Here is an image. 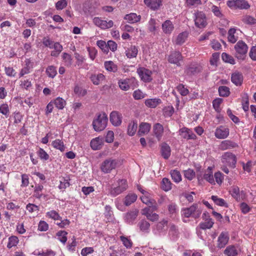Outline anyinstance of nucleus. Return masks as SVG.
<instances>
[{
    "instance_id": "obj_1",
    "label": "nucleus",
    "mask_w": 256,
    "mask_h": 256,
    "mask_svg": "<svg viewBox=\"0 0 256 256\" xmlns=\"http://www.w3.org/2000/svg\"><path fill=\"white\" fill-rule=\"evenodd\" d=\"M128 188V185L126 180H119L110 187L108 193L111 196L114 197L126 190Z\"/></svg>"
},
{
    "instance_id": "obj_2",
    "label": "nucleus",
    "mask_w": 256,
    "mask_h": 256,
    "mask_svg": "<svg viewBox=\"0 0 256 256\" xmlns=\"http://www.w3.org/2000/svg\"><path fill=\"white\" fill-rule=\"evenodd\" d=\"M108 118L106 113L103 112L98 115L92 122V126L94 130L100 132L104 130L107 124Z\"/></svg>"
},
{
    "instance_id": "obj_3",
    "label": "nucleus",
    "mask_w": 256,
    "mask_h": 256,
    "mask_svg": "<svg viewBox=\"0 0 256 256\" xmlns=\"http://www.w3.org/2000/svg\"><path fill=\"white\" fill-rule=\"evenodd\" d=\"M236 50L235 56L240 60H244L248 52V46L247 44L242 40L238 41L234 46Z\"/></svg>"
},
{
    "instance_id": "obj_4",
    "label": "nucleus",
    "mask_w": 256,
    "mask_h": 256,
    "mask_svg": "<svg viewBox=\"0 0 256 256\" xmlns=\"http://www.w3.org/2000/svg\"><path fill=\"white\" fill-rule=\"evenodd\" d=\"M117 164L118 161L116 160L109 158L102 163L100 170L105 174L109 173L116 168Z\"/></svg>"
},
{
    "instance_id": "obj_5",
    "label": "nucleus",
    "mask_w": 256,
    "mask_h": 256,
    "mask_svg": "<svg viewBox=\"0 0 256 256\" xmlns=\"http://www.w3.org/2000/svg\"><path fill=\"white\" fill-rule=\"evenodd\" d=\"M118 84L120 88L124 91L129 90L130 88H133L136 85V80L134 78H130L120 79L118 80Z\"/></svg>"
},
{
    "instance_id": "obj_6",
    "label": "nucleus",
    "mask_w": 256,
    "mask_h": 256,
    "mask_svg": "<svg viewBox=\"0 0 256 256\" xmlns=\"http://www.w3.org/2000/svg\"><path fill=\"white\" fill-rule=\"evenodd\" d=\"M194 25L199 28H204L207 26V18L206 14L202 12H198L194 14Z\"/></svg>"
},
{
    "instance_id": "obj_7",
    "label": "nucleus",
    "mask_w": 256,
    "mask_h": 256,
    "mask_svg": "<svg viewBox=\"0 0 256 256\" xmlns=\"http://www.w3.org/2000/svg\"><path fill=\"white\" fill-rule=\"evenodd\" d=\"M221 160L222 164L234 168L236 162V156L232 152H226L222 155Z\"/></svg>"
},
{
    "instance_id": "obj_8",
    "label": "nucleus",
    "mask_w": 256,
    "mask_h": 256,
    "mask_svg": "<svg viewBox=\"0 0 256 256\" xmlns=\"http://www.w3.org/2000/svg\"><path fill=\"white\" fill-rule=\"evenodd\" d=\"M229 134L230 130L227 126H220L216 129L214 136L218 139H224L228 137Z\"/></svg>"
},
{
    "instance_id": "obj_9",
    "label": "nucleus",
    "mask_w": 256,
    "mask_h": 256,
    "mask_svg": "<svg viewBox=\"0 0 256 256\" xmlns=\"http://www.w3.org/2000/svg\"><path fill=\"white\" fill-rule=\"evenodd\" d=\"M137 72L140 79L144 82H150L152 80L150 70L144 68H140L137 70Z\"/></svg>"
},
{
    "instance_id": "obj_10",
    "label": "nucleus",
    "mask_w": 256,
    "mask_h": 256,
    "mask_svg": "<svg viewBox=\"0 0 256 256\" xmlns=\"http://www.w3.org/2000/svg\"><path fill=\"white\" fill-rule=\"evenodd\" d=\"M93 22L97 26L102 29H107L112 28L114 25L112 20H110L108 22L102 20L100 18L96 17L93 19Z\"/></svg>"
},
{
    "instance_id": "obj_11",
    "label": "nucleus",
    "mask_w": 256,
    "mask_h": 256,
    "mask_svg": "<svg viewBox=\"0 0 256 256\" xmlns=\"http://www.w3.org/2000/svg\"><path fill=\"white\" fill-rule=\"evenodd\" d=\"M179 134L184 139L187 140H196V135L193 132L192 130L184 127L179 130Z\"/></svg>"
},
{
    "instance_id": "obj_12",
    "label": "nucleus",
    "mask_w": 256,
    "mask_h": 256,
    "mask_svg": "<svg viewBox=\"0 0 256 256\" xmlns=\"http://www.w3.org/2000/svg\"><path fill=\"white\" fill-rule=\"evenodd\" d=\"M162 0H144V4L152 10H157L162 6Z\"/></svg>"
},
{
    "instance_id": "obj_13",
    "label": "nucleus",
    "mask_w": 256,
    "mask_h": 256,
    "mask_svg": "<svg viewBox=\"0 0 256 256\" xmlns=\"http://www.w3.org/2000/svg\"><path fill=\"white\" fill-rule=\"evenodd\" d=\"M110 121L112 125L117 126L122 124V116L117 111H113L110 114Z\"/></svg>"
},
{
    "instance_id": "obj_14",
    "label": "nucleus",
    "mask_w": 256,
    "mask_h": 256,
    "mask_svg": "<svg viewBox=\"0 0 256 256\" xmlns=\"http://www.w3.org/2000/svg\"><path fill=\"white\" fill-rule=\"evenodd\" d=\"M228 240L229 236L228 232H221L218 240V247L220 248H224L228 244Z\"/></svg>"
},
{
    "instance_id": "obj_15",
    "label": "nucleus",
    "mask_w": 256,
    "mask_h": 256,
    "mask_svg": "<svg viewBox=\"0 0 256 256\" xmlns=\"http://www.w3.org/2000/svg\"><path fill=\"white\" fill-rule=\"evenodd\" d=\"M238 147V144L230 140H225L221 142L219 145V148L222 150L232 149Z\"/></svg>"
},
{
    "instance_id": "obj_16",
    "label": "nucleus",
    "mask_w": 256,
    "mask_h": 256,
    "mask_svg": "<svg viewBox=\"0 0 256 256\" xmlns=\"http://www.w3.org/2000/svg\"><path fill=\"white\" fill-rule=\"evenodd\" d=\"M244 80L242 74L238 72H236L232 74L231 80L236 86L242 84Z\"/></svg>"
},
{
    "instance_id": "obj_17",
    "label": "nucleus",
    "mask_w": 256,
    "mask_h": 256,
    "mask_svg": "<svg viewBox=\"0 0 256 256\" xmlns=\"http://www.w3.org/2000/svg\"><path fill=\"white\" fill-rule=\"evenodd\" d=\"M142 214L146 216L147 218L152 222L156 221L159 218L158 215L156 213L150 212V208H144L142 209Z\"/></svg>"
},
{
    "instance_id": "obj_18",
    "label": "nucleus",
    "mask_w": 256,
    "mask_h": 256,
    "mask_svg": "<svg viewBox=\"0 0 256 256\" xmlns=\"http://www.w3.org/2000/svg\"><path fill=\"white\" fill-rule=\"evenodd\" d=\"M103 145L102 138L98 137L93 138L90 142V146L93 150H100Z\"/></svg>"
},
{
    "instance_id": "obj_19",
    "label": "nucleus",
    "mask_w": 256,
    "mask_h": 256,
    "mask_svg": "<svg viewBox=\"0 0 256 256\" xmlns=\"http://www.w3.org/2000/svg\"><path fill=\"white\" fill-rule=\"evenodd\" d=\"M138 53V48L135 46H130L125 52L126 56L128 58H136Z\"/></svg>"
},
{
    "instance_id": "obj_20",
    "label": "nucleus",
    "mask_w": 256,
    "mask_h": 256,
    "mask_svg": "<svg viewBox=\"0 0 256 256\" xmlns=\"http://www.w3.org/2000/svg\"><path fill=\"white\" fill-rule=\"evenodd\" d=\"M154 136L160 140L164 133L163 126L160 123H156L154 126L153 128Z\"/></svg>"
},
{
    "instance_id": "obj_21",
    "label": "nucleus",
    "mask_w": 256,
    "mask_h": 256,
    "mask_svg": "<svg viewBox=\"0 0 256 256\" xmlns=\"http://www.w3.org/2000/svg\"><path fill=\"white\" fill-rule=\"evenodd\" d=\"M181 59L182 56L180 53L178 52H175L170 55L168 60L170 62L178 66L179 62Z\"/></svg>"
},
{
    "instance_id": "obj_22",
    "label": "nucleus",
    "mask_w": 256,
    "mask_h": 256,
    "mask_svg": "<svg viewBox=\"0 0 256 256\" xmlns=\"http://www.w3.org/2000/svg\"><path fill=\"white\" fill-rule=\"evenodd\" d=\"M90 78L94 84L98 85L104 80L105 76L102 74H92Z\"/></svg>"
},
{
    "instance_id": "obj_23",
    "label": "nucleus",
    "mask_w": 256,
    "mask_h": 256,
    "mask_svg": "<svg viewBox=\"0 0 256 256\" xmlns=\"http://www.w3.org/2000/svg\"><path fill=\"white\" fill-rule=\"evenodd\" d=\"M192 217L194 218H199L202 214V210L197 204H194L190 207Z\"/></svg>"
},
{
    "instance_id": "obj_24",
    "label": "nucleus",
    "mask_w": 256,
    "mask_h": 256,
    "mask_svg": "<svg viewBox=\"0 0 256 256\" xmlns=\"http://www.w3.org/2000/svg\"><path fill=\"white\" fill-rule=\"evenodd\" d=\"M162 29L166 34H170L174 30V26L170 20H166L162 24Z\"/></svg>"
},
{
    "instance_id": "obj_25",
    "label": "nucleus",
    "mask_w": 256,
    "mask_h": 256,
    "mask_svg": "<svg viewBox=\"0 0 256 256\" xmlns=\"http://www.w3.org/2000/svg\"><path fill=\"white\" fill-rule=\"evenodd\" d=\"M140 15H137L135 13L126 14L124 17V19L130 24H134L139 22L140 20Z\"/></svg>"
},
{
    "instance_id": "obj_26",
    "label": "nucleus",
    "mask_w": 256,
    "mask_h": 256,
    "mask_svg": "<svg viewBox=\"0 0 256 256\" xmlns=\"http://www.w3.org/2000/svg\"><path fill=\"white\" fill-rule=\"evenodd\" d=\"M138 210L136 209L128 212L125 216V220L128 223H132L136 218Z\"/></svg>"
},
{
    "instance_id": "obj_27",
    "label": "nucleus",
    "mask_w": 256,
    "mask_h": 256,
    "mask_svg": "<svg viewBox=\"0 0 256 256\" xmlns=\"http://www.w3.org/2000/svg\"><path fill=\"white\" fill-rule=\"evenodd\" d=\"M161 103V100L156 98L147 99L144 102L146 106L150 108H155Z\"/></svg>"
},
{
    "instance_id": "obj_28",
    "label": "nucleus",
    "mask_w": 256,
    "mask_h": 256,
    "mask_svg": "<svg viewBox=\"0 0 256 256\" xmlns=\"http://www.w3.org/2000/svg\"><path fill=\"white\" fill-rule=\"evenodd\" d=\"M150 124L146 122H142L139 126V130L138 131V134L142 136L144 134H148L150 129Z\"/></svg>"
},
{
    "instance_id": "obj_29",
    "label": "nucleus",
    "mask_w": 256,
    "mask_h": 256,
    "mask_svg": "<svg viewBox=\"0 0 256 256\" xmlns=\"http://www.w3.org/2000/svg\"><path fill=\"white\" fill-rule=\"evenodd\" d=\"M241 20L244 24L249 26L254 25L256 24V18L248 14L242 16Z\"/></svg>"
},
{
    "instance_id": "obj_30",
    "label": "nucleus",
    "mask_w": 256,
    "mask_h": 256,
    "mask_svg": "<svg viewBox=\"0 0 256 256\" xmlns=\"http://www.w3.org/2000/svg\"><path fill=\"white\" fill-rule=\"evenodd\" d=\"M161 154L164 159H168L170 156V146L166 144H162L161 146Z\"/></svg>"
},
{
    "instance_id": "obj_31",
    "label": "nucleus",
    "mask_w": 256,
    "mask_h": 256,
    "mask_svg": "<svg viewBox=\"0 0 256 256\" xmlns=\"http://www.w3.org/2000/svg\"><path fill=\"white\" fill-rule=\"evenodd\" d=\"M188 36V33L186 32L180 33L176 38L175 44L177 45H182L185 42Z\"/></svg>"
},
{
    "instance_id": "obj_32",
    "label": "nucleus",
    "mask_w": 256,
    "mask_h": 256,
    "mask_svg": "<svg viewBox=\"0 0 256 256\" xmlns=\"http://www.w3.org/2000/svg\"><path fill=\"white\" fill-rule=\"evenodd\" d=\"M140 229L141 231L145 233H148L150 232V224L144 220H140L138 224Z\"/></svg>"
},
{
    "instance_id": "obj_33",
    "label": "nucleus",
    "mask_w": 256,
    "mask_h": 256,
    "mask_svg": "<svg viewBox=\"0 0 256 256\" xmlns=\"http://www.w3.org/2000/svg\"><path fill=\"white\" fill-rule=\"evenodd\" d=\"M105 68L106 70L116 72L118 70V66L112 61H106L104 64Z\"/></svg>"
},
{
    "instance_id": "obj_34",
    "label": "nucleus",
    "mask_w": 256,
    "mask_h": 256,
    "mask_svg": "<svg viewBox=\"0 0 256 256\" xmlns=\"http://www.w3.org/2000/svg\"><path fill=\"white\" fill-rule=\"evenodd\" d=\"M138 128V124L134 121L129 123L128 127V134L130 136H134Z\"/></svg>"
},
{
    "instance_id": "obj_35",
    "label": "nucleus",
    "mask_w": 256,
    "mask_h": 256,
    "mask_svg": "<svg viewBox=\"0 0 256 256\" xmlns=\"http://www.w3.org/2000/svg\"><path fill=\"white\" fill-rule=\"evenodd\" d=\"M137 199V196L134 194H128L124 198V204L128 206L134 203Z\"/></svg>"
},
{
    "instance_id": "obj_36",
    "label": "nucleus",
    "mask_w": 256,
    "mask_h": 256,
    "mask_svg": "<svg viewBox=\"0 0 256 256\" xmlns=\"http://www.w3.org/2000/svg\"><path fill=\"white\" fill-rule=\"evenodd\" d=\"M172 184L169 179L164 178L162 181L161 188L165 192H168L172 189Z\"/></svg>"
},
{
    "instance_id": "obj_37",
    "label": "nucleus",
    "mask_w": 256,
    "mask_h": 256,
    "mask_svg": "<svg viewBox=\"0 0 256 256\" xmlns=\"http://www.w3.org/2000/svg\"><path fill=\"white\" fill-rule=\"evenodd\" d=\"M204 220V222H201L200 224V228L201 229H210L212 227L214 222L211 218H208Z\"/></svg>"
},
{
    "instance_id": "obj_38",
    "label": "nucleus",
    "mask_w": 256,
    "mask_h": 256,
    "mask_svg": "<svg viewBox=\"0 0 256 256\" xmlns=\"http://www.w3.org/2000/svg\"><path fill=\"white\" fill-rule=\"evenodd\" d=\"M236 29L234 28H231L228 32V40L230 42L234 44L238 40V36H235Z\"/></svg>"
},
{
    "instance_id": "obj_39",
    "label": "nucleus",
    "mask_w": 256,
    "mask_h": 256,
    "mask_svg": "<svg viewBox=\"0 0 256 256\" xmlns=\"http://www.w3.org/2000/svg\"><path fill=\"white\" fill-rule=\"evenodd\" d=\"M170 174L172 179L175 182L178 183L182 180V176L178 170H172Z\"/></svg>"
},
{
    "instance_id": "obj_40",
    "label": "nucleus",
    "mask_w": 256,
    "mask_h": 256,
    "mask_svg": "<svg viewBox=\"0 0 256 256\" xmlns=\"http://www.w3.org/2000/svg\"><path fill=\"white\" fill-rule=\"evenodd\" d=\"M52 146L61 152H64L65 150V146L63 142L59 139L56 140L52 142Z\"/></svg>"
},
{
    "instance_id": "obj_41",
    "label": "nucleus",
    "mask_w": 256,
    "mask_h": 256,
    "mask_svg": "<svg viewBox=\"0 0 256 256\" xmlns=\"http://www.w3.org/2000/svg\"><path fill=\"white\" fill-rule=\"evenodd\" d=\"M56 107L59 110H62L64 108L66 102L62 98L58 97L53 102Z\"/></svg>"
},
{
    "instance_id": "obj_42",
    "label": "nucleus",
    "mask_w": 256,
    "mask_h": 256,
    "mask_svg": "<svg viewBox=\"0 0 256 256\" xmlns=\"http://www.w3.org/2000/svg\"><path fill=\"white\" fill-rule=\"evenodd\" d=\"M211 198L216 204L220 206H224L226 208L228 207V204L226 202L224 199L219 198L218 196H212Z\"/></svg>"
},
{
    "instance_id": "obj_43",
    "label": "nucleus",
    "mask_w": 256,
    "mask_h": 256,
    "mask_svg": "<svg viewBox=\"0 0 256 256\" xmlns=\"http://www.w3.org/2000/svg\"><path fill=\"white\" fill-rule=\"evenodd\" d=\"M0 112L6 118L9 116L10 112L8 106L7 104H2L0 106Z\"/></svg>"
},
{
    "instance_id": "obj_44",
    "label": "nucleus",
    "mask_w": 256,
    "mask_h": 256,
    "mask_svg": "<svg viewBox=\"0 0 256 256\" xmlns=\"http://www.w3.org/2000/svg\"><path fill=\"white\" fill-rule=\"evenodd\" d=\"M218 92L221 96H228L230 94V88L226 86H220L218 88Z\"/></svg>"
},
{
    "instance_id": "obj_45",
    "label": "nucleus",
    "mask_w": 256,
    "mask_h": 256,
    "mask_svg": "<svg viewBox=\"0 0 256 256\" xmlns=\"http://www.w3.org/2000/svg\"><path fill=\"white\" fill-rule=\"evenodd\" d=\"M120 238L126 248H130L132 247V242L130 239L124 236H120Z\"/></svg>"
},
{
    "instance_id": "obj_46",
    "label": "nucleus",
    "mask_w": 256,
    "mask_h": 256,
    "mask_svg": "<svg viewBox=\"0 0 256 256\" xmlns=\"http://www.w3.org/2000/svg\"><path fill=\"white\" fill-rule=\"evenodd\" d=\"M250 8V5L246 0H237L236 8L240 9L248 10Z\"/></svg>"
},
{
    "instance_id": "obj_47",
    "label": "nucleus",
    "mask_w": 256,
    "mask_h": 256,
    "mask_svg": "<svg viewBox=\"0 0 256 256\" xmlns=\"http://www.w3.org/2000/svg\"><path fill=\"white\" fill-rule=\"evenodd\" d=\"M224 254L228 256H237V251L234 246H229L224 251Z\"/></svg>"
},
{
    "instance_id": "obj_48",
    "label": "nucleus",
    "mask_w": 256,
    "mask_h": 256,
    "mask_svg": "<svg viewBox=\"0 0 256 256\" xmlns=\"http://www.w3.org/2000/svg\"><path fill=\"white\" fill-rule=\"evenodd\" d=\"M174 112L172 106H166L163 108V114L166 118L170 117Z\"/></svg>"
},
{
    "instance_id": "obj_49",
    "label": "nucleus",
    "mask_w": 256,
    "mask_h": 256,
    "mask_svg": "<svg viewBox=\"0 0 256 256\" xmlns=\"http://www.w3.org/2000/svg\"><path fill=\"white\" fill-rule=\"evenodd\" d=\"M46 73L50 78H54L57 74L56 68L53 66H48L46 70Z\"/></svg>"
},
{
    "instance_id": "obj_50",
    "label": "nucleus",
    "mask_w": 256,
    "mask_h": 256,
    "mask_svg": "<svg viewBox=\"0 0 256 256\" xmlns=\"http://www.w3.org/2000/svg\"><path fill=\"white\" fill-rule=\"evenodd\" d=\"M222 60L226 62L230 63L232 64H235V60L234 58L226 52H223L222 54Z\"/></svg>"
},
{
    "instance_id": "obj_51",
    "label": "nucleus",
    "mask_w": 256,
    "mask_h": 256,
    "mask_svg": "<svg viewBox=\"0 0 256 256\" xmlns=\"http://www.w3.org/2000/svg\"><path fill=\"white\" fill-rule=\"evenodd\" d=\"M74 90V94L78 96H84L86 94V90L78 86H76Z\"/></svg>"
},
{
    "instance_id": "obj_52",
    "label": "nucleus",
    "mask_w": 256,
    "mask_h": 256,
    "mask_svg": "<svg viewBox=\"0 0 256 256\" xmlns=\"http://www.w3.org/2000/svg\"><path fill=\"white\" fill-rule=\"evenodd\" d=\"M67 234L68 233L66 231L60 230L57 232L56 236H58L59 240L64 244L67 240Z\"/></svg>"
},
{
    "instance_id": "obj_53",
    "label": "nucleus",
    "mask_w": 256,
    "mask_h": 256,
    "mask_svg": "<svg viewBox=\"0 0 256 256\" xmlns=\"http://www.w3.org/2000/svg\"><path fill=\"white\" fill-rule=\"evenodd\" d=\"M140 199L142 202L146 204L148 206L150 204H152L154 203V200L150 198L148 196V193H146L144 194L142 196L140 197Z\"/></svg>"
},
{
    "instance_id": "obj_54",
    "label": "nucleus",
    "mask_w": 256,
    "mask_h": 256,
    "mask_svg": "<svg viewBox=\"0 0 256 256\" xmlns=\"http://www.w3.org/2000/svg\"><path fill=\"white\" fill-rule=\"evenodd\" d=\"M46 216L50 218H51L54 220H59L61 219V217L56 210H52L50 212H48L46 214Z\"/></svg>"
},
{
    "instance_id": "obj_55",
    "label": "nucleus",
    "mask_w": 256,
    "mask_h": 256,
    "mask_svg": "<svg viewBox=\"0 0 256 256\" xmlns=\"http://www.w3.org/2000/svg\"><path fill=\"white\" fill-rule=\"evenodd\" d=\"M18 242V238L16 236H12L8 238V242L7 246L8 248H11L12 246H16Z\"/></svg>"
},
{
    "instance_id": "obj_56",
    "label": "nucleus",
    "mask_w": 256,
    "mask_h": 256,
    "mask_svg": "<svg viewBox=\"0 0 256 256\" xmlns=\"http://www.w3.org/2000/svg\"><path fill=\"white\" fill-rule=\"evenodd\" d=\"M204 178L208 182L212 184H214V176H212V172L210 171V170L206 172L204 176Z\"/></svg>"
},
{
    "instance_id": "obj_57",
    "label": "nucleus",
    "mask_w": 256,
    "mask_h": 256,
    "mask_svg": "<svg viewBox=\"0 0 256 256\" xmlns=\"http://www.w3.org/2000/svg\"><path fill=\"white\" fill-rule=\"evenodd\" d=\"M48 224L44 220H40L38 224V230L40 232H46L48 230Z\"/></svg>"
},
{
    "instance_id": "obj_58",
    "label": "nucleus",
    "mask_w": 256,
    "mask_h": 256,
    "mask_svg": "<svg viewBox=\"0 0 256 256\" xmlns=\"http://www.w3.org/2000/svg\"><path fill=\"white\" fill-rule=\"evenodd\" d=\"M60 184L58 188L60 189H66V188L70 186L69 180L66 179L64 178H62L60 181Z\"/></svg>"
},
{
    "instance_id": "obj_59",
    "label": "nucleus",
    "mask_w": 256,
    "mask_h": 256,
    "mask_svg": "<svg viewBox=\"0 0 256 256\" xmlns=\"http://www.w3.org/2000/svg\"><path fill=\"white\" fill-rule=\"evenodd\" d=\"M62 58L64 61L66 66H69L72 64V58L70 54L66 52L64 53L62 55Z\"/></svg>"
},
{
    "instance_id": "obj_60",
    "label": "nucleus",
    "mask_w": 256,
    "mask_h": 256,
    "mask_svg": "<svg viewBox=\"0 0 256 256\" xmlns=\"http://www.w3.org/2000/svg\"><path fill=\"white\" fill-rule=\"evenodd\" d=\"M176 88L182 96H186L188 94V90L182 84L178 85Z\"/></svg>"
},
{
    "instance_id": "obj_61",
    "label": "nucleus",
    "mask_w": 256,
    "mask_h": 256,
    "mask_svg": "<svg viewBox=\"0 0 256 256\" xmlns=\"http://www.w3.org/2000/svg\"><path fill=\"white\" fill-rule=\"evenodd\" d=\"M133 97L135 100H138L144 98L146 94H144L140 90H137L133 92Z\"/></svg>"
},
{
    "instance_id": "obj_62",
    "label": "nucleus",
    "mask_w": 256,
    "mask_h": 256,
    "mask_svg": "<svg viewBox=\"0 0 256 256\" xmlns=\"http://www.w3.org/2000/svg\"><path fill=\"white\" fill-rule=\"evenodd\" d=\"M38 154L40 159L46 160L49 158L48 154L42 149L40 148L38 152Z\"/></svg>"
},
{
    "instance_id": "obj_63",
    "label": "nucleus",
    "mask_w": 256,
    "mask_h": 256,
    "mask_svg": "<svg viewBox=\"0 0 256 256\" xmlns=\"http://www.w3.org/2000/svg\"><path fill=\"white\" fill-rule=\"evenodd\" d=\"M67 4L66 0H60L56 4V8L58 10H62L66 8Z\"/></svg>"
},
{
    "instance_id": "obj_64",
    "label": "nucleus",
    "mask_w": 256,
    "mask_h": 256,
    "mask_svg": "<svg viewBox=\"0 0 256 256\" xmlns=\"http://www.w3.org/2000/svg\"><path fill=\"white\" fill-rule=\"evenodd\" d=\"M26 210L30 213L34 212H38L40 210L39 206L32 204H28L26 206Z\"/></svg>"
}]
</instances>
